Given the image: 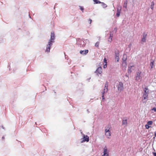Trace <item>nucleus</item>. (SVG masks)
<instances>
[{"label": "nucleus", "instance_id": "ea45409f", "mask_svg": "<svg viewBox=\"0 0 156 156\" xmlns=\"http://www.w3.org/2000/svg\"><path fill=\"white\" fill-rule=\"evenodd\" d=\"M154 136L155 137H156V131L154 133Z\"/></svg>", "mask_w": 156, "mask_h": 156}, {"label": "nucleus", "instance_id": "58836bf2", "mask_svg": "<svg viewBox=\"0 0 156 156\" xmlns=\"http://www.w3.org/2000/svg\"><path fill=\"white\" fill-rule=\"evenodd\" d=\"M153 155L154 156H156V152L154 153Z\"/></svg>", "mask_w": 156, "mask_h": 156}, {"label": "nucleus", "instance_id": "bb28decb", "mask_svg": "<svg viewBox=\"0 0 156 156\" xmlns=\"http://www.w3.org/2000/svg\"><path fill=\"white\" fill-rule=\"evenodd\" d=\"M100 42L99 41H97V42L95 44V46L96 47H98L99 46Z\"/></svg>", "mask_w": 156, "mask_h": 156}, {"label": "nucleus", "instance_id": "6ab92c4d", "mask_svg": "<svg viewBox=\"0 0 156 156\" xmlns=\"http://www.w3.org/2000/svg\"><path fill=\"white\" fill-rule=\"evenodd\" d=\"M108 91H106V90H105V89L103 90V91L102 92V100H103L104 99H105V97H104V95L105 94V92H107Z\"/></svg>", "mask_w": 156, "mask_h": 156}, {"label": "nucleus", "instance_id": "f8f14e48", "mask_svg": "<svg viewBox=\"0 0 156 156\" xmlns=\"http://www.w3.org/2000/svg\"><path fill=\"white\" fill-rule=\"evenodd\" d=\"M127 119L125 118H123L122 120V125H123L124 127L126 126H127Z\"/></svg>", "mask_w": 156, "mask_h": 156}, {"label": "nucleus", "instance_id": "f257e3e1", "mask_svg": "<svg viewBox=\"0 0 156 156\" xmlns=\"http://www.w3.org/2000/svg\"><path fill=\"white\" fill-rule=\"evenodd\" d=\"M55 34L54 32L53 31L51 33L50 38L49 40L48 44L47 45L46 51L49 52L50 51V47L52 45V44L55 42Z\"/></svg>", "mask_w": 156, "mask_h": 156}, {"label": "nucleus", "instance_id": "aec40b11", "mask_svg": "<svg viewBox=\"0 0 156 156\" xmlns=\"http://www.w3.org/2000/svg\"><path fill=\"white\" fill-rule=\"evenodd\" d=\"M108 83L106 82L105 86V90L108 91Z\"/></svg>", "mask_w": 156, "mask_h": 156}, {"label": "nucleus", "instance_id": "1a4fd4ad", "mask_svg": "<svg viewBox=\"0 0 156 156\" xmlns=\"http://www.w3.org/2000/svg\"><path fill=\"white\" fill-rule=\"evenodd\" d=\"M126 59H122V66L124 68H126Z\"/></svg>", "mask_w": 156, "mask_h": 156}, {"label": "nucleus", "instance_id": "5701e85b", "mask_svg": "<svg viewBox=\"0 0 156 156\" xmlns=\"http://www.w3.org/2000/svg\"><path fill=\"white\" fill-rule=\"evenodd\" d=\"M93 1L94 2V4H97L101 3L100 1L98 0H93Z\"/></svg>", "mask_w": 156, "mask_h": 156}, {"label": "nucleus", "instance_id": "b1692460", "mask_svg": "<svg viewBox=\"0 0 156 156\" xmlns=\"http://www.w3.org/2000/svg\"><path fill=\"white\" fill-rule=\"evenodd\" d=\"M154 5V3L153 1L151 2V9L152 10H153V9Z\"/></svg>", "mask_w": 156, "mask_h": 156}, {"label": "nucleus", "instance_id": "dca6fc26", "mask_svg": "<svg viewBox=\"0 0 156 156\" xmlns=\"http://www.w3.org/2000/svg\"><path fill=\"white\" fill-rule=\"evenodd\" d=\"M121 7H119V8H117V12L116 14V16L117 17H119L120 15V11L121 9Z\"/></svg>", "mask_w": 156, "mask_h": 156}, {"label": "nucleus", "instance_id": "7ed1b4c3", "mask_svg": "<svg viewBox=\"0 0 156 156\" xmlns=\"http://www.w3.org/2000/svg\"><path fill=\"white\" fill-rule=\"evenodd\" d=\"M110 126L108 125L107 128L105 129V135L107 138H109L111 135V133L109 130Z\"/></svg>", "mask_w": 156, "mask_h": 156}, {"label": "nucleus", "instance_id": "9b49d317", "mask_svg": "<svg viewBox=\"0 0 156 156\" xmlns=\"http://www.w3.org/2000/svg\"><path fill=\"white\" fill-rule=\"evenodd\" d=\"M150 66L151 68H150V70L152 69L153 68V66L154 65V61L152 60V59H151L150 60Z\"/></svg>", "mask_w": 156, "mask_h": 156}, {"label": "nucleus", "instance_id": "9d476101", "mask_svg": "<svg viewBox=\"0 0 156 156\" xmlns=\"http://www.w3.org/2000/svg\"><path fill=\"white\" fill-rule=\"evenodd\" d=\"M119 51L117 49L115 50V58H119Z\"/></svg>", "mask_w": 156, "mask_h": 156}, {"label": "nucleus", "instance_id": "393cba45", "mask_svg": "<svg viewBox=\"0 0 156 156\" xmlns=\"http://www.w3.org/2000/svg\"><path fill=\"white\" fill-rule=\"evenodd\" d=\"M101 5L104 8H106L107 6V5L104 2H101Z\"/></svg>", "mask_w": 156, "mask_h": 156}, {"label": "nucleus", "instance_id": "e433bc0d", "mask_svg": "<svg viewBox=\"0 0 156 156\" xmlns=\"http://www.w3.org/2000/svg\"><path fill=\"white\" fill-rule=\"evenodd\" d=\"M88 21L90 22V24L92 22V20L91 19H89L88 20Z\"/></svg>", "mask_w": 156, "mask_h": 156}, {"label": "nucleus", "instance_id": "f3484780", "mask_svg": "<svg viewBox=\"0 0 156 156\" xmlns=\"http://www.w3.org/2000/svg\"><path fill=\"white\" fill-rule=\"evenodd\" d=\"M127 3H128V1H127V0H126L124 2L123 7L124 8H126V9H127Z\"/></svg>", "mask_w": 156, "mask_h": 156}, {"label": "nucleus", "instance_id": "72a5a7b5", "mask_svg": "<svg viewBox=\"0 0 156 156\" xmlns=\"http://www.w3.org/2000/svg\"><path fill=\"white\" fill-rule=\"evenodd\" d=\"M152 110H154V111L155 112H156V108L155 107H154L152 109Z\"/></svg>", "mask_w": 156, "mask_h": 156}, {"label": "nucleus", "instance_id": "a211bd4d", "mask_svg": "<svg viewBox=\"0 0 156 156\" xmlns=\"http://www.w3.org/2000/svg\"><path fill=\"white\" fill-rule=\"evenodd\" d=\"M131 66H130L128 67V72L129 73H130L132 71V70H133V68H131Z\"/></svg>", "mask_w": 156, "mask_h": 156}, {"label": "nucleus", "instance_id": "a18cd8bd", "mask_svg": "<svg viewBox=\"0 0 156 156\" xmlns=\"http://www.w3.org/2000/svg\"><path fill=\"white\" fill-rule=\"evenodd\" d=\"M29 17L31 18L30 16V15H29Z\"/></svg>", "mask_w": 156, "mask_h": 156}, {"label": "nucleus", "instance_id": "412c9836", "mask_svg": "<svg viewBox=\"0 0 156 156\" xmlns=\"http://www.w3.org/2000/svg\"><path fill=\"white\" fill-rule=\"evenodd\" d=\"M114 32L113 31H110V36L109 37L110 38H112L113 37Z\"/></svg>", "mask_w": 156, "mask_h": 156}, {"label": "nucleus", "instance_id": "c85d7f7f", "mask_svg": "<svg viewBox=\"0 0 156 156\" xmlns=\"http://www.w3.org/2000/svg\"><path fill=\"white\" fill-rule=\"evenodd\" d=\"M148 95H144V94H143V99L144 100H145V99H147L148 98Z\"/></svg>", "mask_w": 156, "mask_h": 156}, {"label": "nucleus", "instance_id": "4468645a", "mask_svg": "<svg viewBox=\"0 0 156 156\" xmlns=\"http://www.w3.org/2000/svg\"><path fill=\"white\" fill-rule=\"evenodd\" d=\"M147 34L145 33H144L143 35V37L142 39V41L143 42H145L146 41Z\"/></svg>", "mask_w": 156, "mask_h": 156}, {"label": "nucleus", "instance_id": "a878e982", "mask_svg": "<svg viewBox=\"0 0 156 156\" xmlns=\"http://www.w3.org/2000/svg\"><path fill=\"white\" fill-rule=\"evenodd\" d=\"M131 66V68H133V69L134 70L135 69L134 65L132 63H130L129 65V66Z\"/></svg>", "mask_w": 156, "mask_h": 156}, {"label": "nucleus", "instance_id": "cd10ccee", "mask_svg": "<svg viewBox=\"0 0 156 156\" xmlns=\"http://www.w3.org/2000/svg\"><path fill=\"white\" fill-rule=\"evenodd\" d=\"M79 7H80V9L82 11V12H83L84 9L83 6H79Z\"/></svg>", "mask_w": 156, "mask_h": 156}, {"label": "nucleus", "instance_id": "473e14b6", "mask_svg": "<svg viewBox=\"0 0 156 156\" xmlns=\"http://www.w3.org/2000/svg\"><path fill=\"white\" fill-rule=\"evenodd\" d=\"M112 41V38H109L108 41L110 42H111Z\"/></svg>", "mask_w": 156, "mask_h": 156}, {"label": "nucleus", "instance_id": "79ce46f5", "mask_svg": "<svg viewBox=\"0 0 156 156\" xmlns=\"http://www.w3.org/2000/svg\"><path fill=\"white\" fill-rule=\"evenodd\" d=\"M119 61V59H117V62H118Z\"/></svg>", "mask_w": 156, "mask_h": 156}, {"label": "nucleus", "instance_id": "37998d69", "mask_svg": "<svg viewBox=\"0 0 156 156\" xmlns=\"http://www.w3.org/2000/svg\"><path fill=\"white\" fill-rule=\"evenodd\" d=\"M2 127L3 129H4V128L3 127V126H2Z\"/></svg>", "mask_w": 156, "mask_h": 156}, {"label": "nucleus", "instance_id": "2eb2a0df", "mask_svg": "<svg viewBox=\"0 0 156 156\" xmlns=\"http://www.w3.org/2000/svg\"><path fill=\"white\" fill-rule=\"evenodd\" d=\"M144 93L143 94L148 96L149 92L148 88L147 87H145L144 89Z\"/></svg>", "mask_w": 156, "mask_h": 156}, {"label": "nucleus", "instance_id": "ddd939ff", "mask_svg": "<svg viewBox=\"0 0 156 156\" xmlns=\"http://www.w3.org/2000/svg\"><path fill=\"white\" fill-rule=\"evenodd\" d=\"M88 50H81L80 51V54L83 55H86L88 52Z\"/></svg>", "mask_w": 156, "mask_h": 156}, {"label": "nucleus", "instance_id": "f03ea898", "mask_svg": "<svg viewBox=\"0 0 156 156\" xmlns=\"http://www.w3.org/2000/svg\"><path fill=\"white\" fill-rule=\"evenodd\" d=\"M76 44L80 47H84L87 43V42H89V40L88 39H84L78 38L76 39Z\"/></svg>", "mask_w": 156, "mask_h": 156}, {"label": "nucleus", "instance_id": "7c9ffc66", "mask_svg": "<svg viewBox=\"0 0 156 156\" xmlns=\"http://www.w3.org/2000/svg\"><path fill=\"white\" fill-rule=\"evenodd\" d=\"M153 122L152 121H150L148 122L147 124L149 125H151L152 124Z\"/></svg>", "mask_w": 156, "mask_h": 156}, {"label": "nucleus", "instance_id": "c756f323", "mask_svg": "<svg viewBox=\"0 0 156 156\" xmlns=\"http://www.w3.org/2000/svg\"><path fill=\"white\" fill-rule=\"evenodd\" d=\"M145 127L146 129H148L149 128H150L151 127V126H150L149 125L147 124H146L145 125Z\"/></svg>", "mask_w": 156, "mask_h": 156}, {"label": "nucleus", "instance_id": "2f4dec72", "mask_svg": "<svg viewBox=\"0 0 156 156\" xmlns=\"http://www.w3.org/2000/svg\"><path fill=\"white\" fill-rule=\"evenodd\" d=\"M132 45V44L131 43H130L128 45V47H129L130 50L131 49V47Z\"/></svg>", "mask_w": 156, "mask_h": 156}, {"label": "nucleus", "instance_id": "49530a36", "mask_svg": "<svg viewBox=\"0 0 156 156\" xmlns=\"http://www.w3.org/2000/svg\"><path fill=\"white\" fill-rule=\"evenodd\" d=\"M35 124H36L37 123H36V122H35Z\"/></svg>", "mask_w": 156, "mask_h": 156}, {"label": "nucleus", "instance_id": "20e7f679", "mask_svg": "<svg viewBox=\"0 0 156 156\" xmlns=\"http://www.w3.org/2000/svg\"><path fill=\"white\" fill-rule=\"evenodd\" d=\"M117 88L118 90L120 92L123 91L124 89L123 83L122 82H119Z\"/></svg>", "mask_w": 156, "mask_h": 156}, {"label": "nucleus", "instance_id": "4c0bfd02", "mask_svg": "<svg viewBox=\"0 0 156 156\" xmlns=\"http://www.w3.org/2000/svg\"><path fill=\"white\" fill-rule=\"evenodd\" d=\"M80 133L83 136V135H85L82 132H81Z\"/></svg>", "mask_w": 156, "mask_h": 156}, {"label": "nucleus", "instance_id": "39448f33", "mask_svg": "<svg viewBox=\"0 0 156 156\" xmlns=\"http://www.w3.org/2000/svg\"><path fill=\"white\" fill-rule=\"evenodd\" d=\"M83 140L81 141V143L84 142H88L89 140V137L87 135H83Z\"/></svg>", "mask_w": 156, "mask_h": 156}, {"label": "nucleus", "instance_id": "f704fd0d", "mask_svg": "<svg viewBox=\"0 0 156 156\" xmlns=\"http://www.w3.org/2000/svg\"><path fill=\"white\" fill-rule=\"evenodd\" d=\"M90 79H91L90 77L89 78H87L86 80L88 81V82H89L90 80Z\"/></svg>", "mask_w": 156, "mask_h": 156}, {"label": "nucleus", "instance_id": "c03bdc74", "mask_svg": "<svg viewBox=\"0 0 156 156\" xmlns=\"http://www.w3.org/2000/svg\"><path fill=\"white\" fill-rule=\"evenodd\" d=\"M2 139H4V136H3V137H2Z\"/></svg>", "mask_w": 156, "mask_h": 156}, {"label": "nucleus", "instance_id": "423d86ee", "mask_svg": "<svg viewBox=\"0 0 156 156\" xmlns=\"http://www.w3.org/2000/svg\"><path fill=\"white\" fill-rule=\"evenodd\" d=\"M103 154L102 156H109L108 152V151L107 147L105 146L104 148Z\"/></svg>", "mask_w": 156, "mask_h": 156}, {"label": "nucleus", "instance_id": "a19ab883", "mask_svg": "<svg viewBox=\"0 0 156 156\" xmlns=\"http://www.w3.org/2000/svg\"><path fill=\"white\" fill-rule=\"evenodd\" d=\"M67 56L66 55H65V58H67Z\"/></svg>", "mask_w": 156, "mask_h": 156}, {"label": "nucleus", "instance_id": "4be33fe9", "mask_svg": "<svg viewBox=\"0 0 156 156\" xmlns=\"http://www.w3.org/2000/svg\"><path fill=\"white\" fill-rule=\"evenodd\" d=\"M104 62L105 63V64H104L103 66V68H106L107 67V59H104Z\"/></svg>", "mask_w": 156, "mask_h": 156}, {"label": "nucleus", "instance_id": "c9c22d12", "mask_svg": "<svg viewBox=\"0 0 156 156\" xmlns=\"http://www.w3.org/2000/svg\"><path fill=\"white\" fill-rule=\"evenodd\" d=\"M114 31H115V33H116L117 31V28L116 27L114 29Z\"/></svg>", "mask_w": 156, "mask_h": 156}, {"label": "nucleus", "instance_id": "6e6552de", "mask_svg": "<svg viewBox=\"0 0 156 156\" xmlns=\"http://www.w3.org/2000/svg\"><path fill=\"white\" fill-rule=\"evenodd\" d=\"M102 68L101 66L98 67L96 69L95 73H96L97 74H101L102 72Z\"/></svg>", "mask_w": 156, "mask_h": 156}, {"label": "nucleus", "instance_id": "0eeeda50", "mask_svg": "<svg viewBox=\"0 0 156 156\" xmlns=\"http://www.w3.org/2000/svg\"><path fill=\"white\" fill-rule=\"evenodd\" d=\"M141 72H137L135 76V80L137 81H139L141 79V77L140 76Z\"/></svg>", "mask_w": 156, "mask_h": 156}]
</instances>
